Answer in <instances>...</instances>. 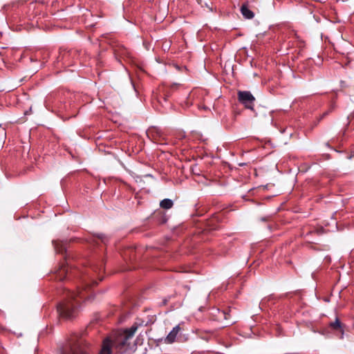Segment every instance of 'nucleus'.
I'll use <instances>...</instances> for the list:
<instances>
[{"instance_id": "obj_7", "label": "nucleus", "mask_w": 354, "mask_h": 354, "mask_svg": "<svg viewBox=\"0 0 354 354\" xmlns=\"http://www.w3.org/2000/svg\"><path fill=\"white\" fill-rule=\"evenodd\" d=\"M241 14L243 15V16L245 18V19H252L254 16V13L252 11H251L248 7L247 6V5H245L243 4L241 8Z\"/></svg>"}, {"instance_id": "obj_11", "label": "nucleus", "mask_w": 354, "mask_h": 354, "mask_svg": "<svg viewBox=\"0 0 354 354\" xmlns=\"http://www.w3.org/2000/svg\"><path fill=\"white\" fill-rule=\"evenodd\" d=\"M99 239H100L102 240V242H104L105 241V236L104 234H100L98 236Z\"/></svg>"}, {"instance_id": "obj_2", "label": "nucleus", "mask_w": 354, "mask_h": 354, "mask_svg": "<svg viewBox=\"0 0 354 354\" xmlns=\"http://www.w3.org/2000/svg\"><path fill=\"white\" fill-rule=\"evenodd\" d=\"M62 354H88L85 340L77 335L71 337L62 348Z\"/></svg>"}, {"instance_id": "obj_10", "label": "nucleus", "mask_w": 354, "mask_h": 354, "mask_svg": "<svg viewBox=\"0 0 354 354\" xmlns=\"http://www.w3.org/2000/svg\"><path fill=\"white\" fill-rule=\"evenodd\" d=\"M100 354H111L110 350V344L108 340L104 342L103 346H102Z\"/></svg>"}, {"instance_id": "obj_4", "label": "nucleus", "mask_w": 354, "mask_h": 354, "mask_svg": "<svg viewBox=\"0 0 354 354\" xmlns=\"http://www.w3.org/2000/svg\"><path fill=\"white\" fill-rule=\"evenodd\" d=\"M329 326L331 328V329H333L335 332L339 333V334H337V335L339 336V337L340 339L343 338V336H344L343 326L337 318H336L335 322H330L329 324Z\"/></svg>"}, {"instance_id": "obj_6", "label": "nucleus", "mask_w": 354, "mask_h": 354, "mask_svg": "<svg viewBox=\"0 0 354 354\" xmlns=\"http://www.w3.org/2000/svg\"><path fill=\"white\" fill-rule=\"evenodd\" d=\"M68 274V267L62 264L60 268L55 272V277L56 279L62 281L63 280L66 276Z\"/></svg>"}, {"instance_id": "obj_9", "label": "nucleus", "mask_w": 354, "mask_h": 354, "mask_svg": "<svg viewBox=\"0 0 354 354\" xmlns=\"http://www.w3.org/2000/svg\"><path fill=\"white\" fill-rule=\"evenodd\" d=\"M173 205V201L169 198H165L162 200L160 203V207L165 209H169L171 208Z\"/></svg>"}, {"instance_id": "obj_1", "label": "nucleus", "mask_w": 354, "mask_h": 354, "mask_svg": "<svg viewBox=\"0 0 354 354\" xmlns=\"http://www.w3.org/2000/svg\"><path fill=\"white\" fill-rule=\"evenodd\" d=\"M88 284H86L82 290L79 288L77 292H71L66 289L62 290V301L57 306V310L61 316L66 318L73 317L80 301L84 299L88 292Z\"/></svg>"}, {"instance_id": "obj_3", "label": "nucleus", "mask_w": 354, "mask_h": 354, "mask_svg": "<svg viewBox=\"0 0 354 354\" xmlns=\"http://www.w3.org/2000/svg\"><path fill=\"white\" fill-rule=\"evenodd\" d=\"M237 95H238L239 101L241 104H243L246 109H249L251 110L253 109L255 97L252 95V94L250 91H238Z\"/></svg>"}, {"instance_id": "obj_8", "label": "nucleus", "mask_w": 354, "mask_h": 354, "mask_svg": "<svg viewBox=\"0 0 354 354\" xmlns=\"http://www.w3.org/2000/svg\"><path fill=\"white\" fill-rule=\"evenodd\" d=\"M55 250L58 253H64L66 251V243L63 241H53Z\"/></svg>"}, {"instance_id": "obj_5", "label": "nucleus", "mask_w": 354, "mask_h": 354, "mask_svg": "<svg viewBox=\"0 0 354 354\" xmlns=\"http://www.w3.org/2000/svg\"><path fill=\"white\" fill-rule=\"evenodd\" d=\"M180 328L179 326H175L165 339V342L171 344L174 342Z\"/></svg>"}]
</instances>
